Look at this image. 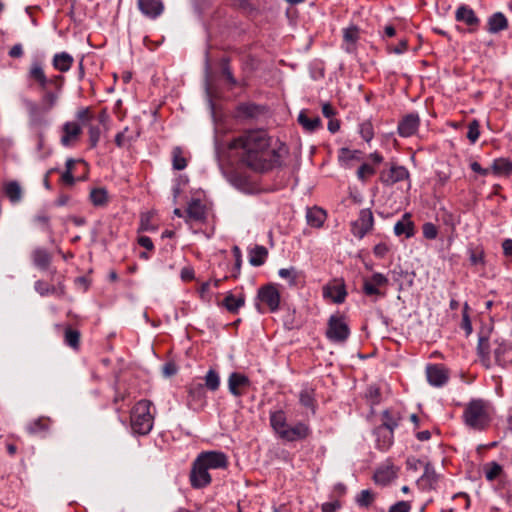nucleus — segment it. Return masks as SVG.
Here are the masks:
<instances>
[{
    "mask_svg": "<svg viewBox=\"0 0 512 512\" xmlns=\"http://www.w3.org/2000/svg\"><path fill=\"white\" fill-rule=\"evenodd\" d=\"M230 148L238 151L243 164L257 172H265L280 166L288 154V148L279 142L272 146L271 138L262 129L248 130L234 138Z\"/></svg>",
    "mask_w": 512,
    "mask_h": 512,
    "instance_id": "1",
    "label": "nucleus"
},
{
    "mask_svg": "<svg viewBox=\"0 0 512 512\" xmlns=\"http://www.w3.org/2000/svg\"><path fill=\"white\" fill-rule=\"evenodd\" d=\"M27 79L31 85L37 86L42 92L40 103L24 99L23 104L28 113L29 125L33 128H42L48 125L46 114L54 109L61 97L65 77L56 74L47 77L42 62L33 61L27 71Z\"/></svg>",
    "mask_w": 512,
    "mask_h": 512,
    "instance_id": "2",
    "label": "nucleus"
},
{
    "mask_svg": "<svg viewBox=\"0 0 512 512\" xmlns=\"http://www.w3.org/2000/svg\"><path fill=\"white\" fill-rule=\"evenodd\" d=\"M269 421L277 437L285 442L304 441L312 434V429L308 422L298 421L294 424H289L286 412L282 409L270 411Z\"/></svg>",
    "mask_w": 512,
    "mask_h": 512,
    "instance_id": "3",
    "label": "nucleus"
},
{
    "mask_svg": "<svg viewBox=\"0 0 512 512\" xmlns=\"http://www.w3.org/2000/svg\"><path fill=\"white\" fill-rule=\"evenodd\" d=\"M464 424L475 431L486 430L491 422L490 407L482 399H473L465 405L463 411Z\"/></svg>",
    "mask_w": 512,
    "mask_h": 512,
    "instance_id": "4",
    "label": "nucleus"
},
{
    "mask_svg": "<svg viewBox=\"0 0 512 512\" xmlns=\"http://www.w3.org/2000/svg\"><path fill=\"white\" fill-rule=\"evenodd\" d=\"M151 402L140 400L131 411L130 422L134 433L139 435L148 434L153 427V416L150 412Z\"/></svg>",
    "mask_w": 512,
    "mask_h": 512,
    "instance_id": "5",
    "label": "nucleus"
},
{
    "mask_svg": "<svg viewBox=\"0 0 512 512\" xmlns=\"http://www.w3.org/2000/svg\"><path fill=\"white\" fill-rule=\"evenodd\" d=\"M325 334L327 339L333 343H344L350 335L345 317L339 314L331 315L328 319Z\"/></svg>",
    "mask_w": 512,
    "mask_h": 512,
    "instance_id": "6",
    "label": "nucleus"
},
{
    "mask_svg": "<svg viewBox=\"0 0 512 512\" xmlns=\"http://www.w3.org/2000/svg\"><path fill=\"white\" fill-rule=\"evenodd\" d=\"M389 283L388 278L379 272H375L369 278L363 279L362 290L363 293L368 297H374V300L378 298H384L386 292L383 290Z\"/></svg>",
    "mask_w": 512,
    "mask_h": 512,
    "instance_id": "7",
    "label": "nucleus"
},
{
    "mask_svg": "<svg viewBox=\"0 0 512 512\" xmlns=\"http://www.w3.org/2000/svg\"><path fill=\"white\" fill-rule=\"evenodd\" d=\"M374 226V217L369 208L362 209L358 218L351 224V233L358 239H362Z\"/></svg>",
    "mask_w": 512,
    "mask_h": 512,
    "instance_id": "8",
    "label": "nucleus"
},
{
    "mask_svg": "<svg viewBox=\"0 0 512 512\" xmlns=\"http://www.w3.org/2000/svg\"><path fill=\"white\" fill-rule=\"evenodd\" d=\"M190 484L195 489H201L207 487L211 481L212 477L203 463L197 458L193 462L190 475H189Z\"/></svg>",
    "mask_w": 512,
    "mask_h": 512,
    "instance_id": "9",
    "label": "nucleus"
},
{
    "mask_svg": "<svg viewBox=\"0 0 512 512\" xmlns=\"http://www.w3.org/2000/svg\"><path fill=\"white\" fill-rule=\"evenodd\" d=\"M257 298L259 301L267 305L269 311L275 312L279 308L280 293L273 284L262 286L258 290Z\"/></svg>",
    "mask_w": 512,
    "mask_h": 512,
    "instance_id": "10",
    "label": "nucleus"
},
{
    "mask_svg": "<svg viewBox=\"0 0 512 512\" xmlns=\"http://www.w3.org/2000/svg\"><path fill=\"white\" fill-rule=\"evenodd\" d=\"M409 171L400 165H391L390 168L384 169L380 173V181L386 186H392L400 181L408 180Z\"/></svg>",
    "mask_w": 512,
    "mask_h": 512,
    "instance_id": "11",
    "label": "nucleus"
},
{
    "mask_svg": "<svg viewBox=\"0 0 512 512\" xmlns=\"http://www.w3.org/2000/svg\"><path fill=\"white\" fill-rule=\"evenodd\" d=\"M61 131L60 143L64 147H71L79 140L82 134V127L78 122L67 121L62 125Z\"/></svg>",
    "mask_w": 512,
    "mask_h": 512,
    "instance_id": "12",
    "label": "nucleus"
},
{
    "mask_svg": "<svg viewBox=\"0 0 512 512\" xmlns=\"http://www.w3.org/2000/svg\"><path fill=\"white\" fill-rule=\"evenodd\" d=\"M207 469H224L228 466L227 456L219 451L202 452L197 456Z\"/></svg>",
    "mask_w": 512,
    "mask_h": 512,
    "instance_id": "13",
    "label": "nucleus"
},
{
    "mask_svg": "<svg viewBox=\"0 0 512 512\" xmlns=\"http://www.w3.org/2000/svg\"><path fill=\"white\" fill-rule=\"evenodd\" d=\"M455 19L456 21L469 26L470 32H475L480 25V19L477 17L474 10L465 4H462L457 8L455 12Z\"/></svg>",
    "mask_w": 512,
    "mask_h": 512,
    "instance_id": "14",
    "label": "nucleus"
},
{
    "mask_svg": "<svg viewBox=\"0 0 512 512\" xmlns=\"http://www.w3.org/2000/svg\"><path fill=\"white\" fill-rule=\"evenodd\" d=\"M426 376L430 385L441 387L449 379L448 370L440 364H430L426 367Z\"/></svg>",
    "mask_w": 512,
    "mask_h": 512,
    "instance_id": "15",
    "label": "nucleus"
},
{
    "mask_svg": "<svg viewBox=\"0 0 512 512\" xmlns=\"http://www.w3.org/2000/svg\"><path fill=\"white\" fill-rule=\"evenodd\" d=\"M419 125L420 117L417 113L407 114L398 123V133L401 137H410L418 131Z\"/></svg>",
    "mask_w": 512,
    "mask_h": 512,
    "instance_id": "16",
    "label": "nucleus"
},
{
    "mask_svg": "<svg viewBox=\"0 0 512 512\" xmlns=\"http://www.w3.org/2000/svg\"><path fill=\"white\" fill-rule=\"evenodd\" d=\"M34 289L41 296L55 295L62 298L66 295V287L63 280H58L56 285H51L44 280H37L34 284Z\"/></svg>",
    "mask_w": 512,
    "mask_h": 512,
    "instance_id": "17",
    "label": "nucleus"
},
{
    "mask_svg": "<svg viewBox=\"0 0 512 512\" xmlns=\"http://www.w3.org/2000/svg\"><path fill=\"white\" fill-rule=\"evenodd\" d=\"M250 386V380L244 374L233 372L228 378V389L236 397L245 394V390Z\"/></svg>",
    "mask_w": 512,
    "mask_h": 512,
    "instance_id": "18",
    "label": "nucleus"
},
{
    "mask_svg": "<svg viewBox=\"0 0 512 512\" xmlns=\"http://www.w3.org/2000/svg\"><path fill=\"white\" fill-rule=\"evenodd\" d=\"M138 8L146 17L156 19L163 13L164 4L162 0H138Z\"/></svg>",
    "mask_w": 512,
    "mask_h": 512,
    "instance_id": "19",
    "label": "nucleus"
},
{
    "mask_svg": "<svg viewBox=\"0 0 512 512\" xmlns=\"http://www.w3.org/2000/svg\"><path fill=\"white\" fill-rule=\"evenodd\" d=\"M508 19L502 12H495L487 19L486 30L491 34H497L508 28Z\"/></svg>",
    "mask_w": 512,
    "mask_h": 512,
    "instance_id": "20",
    "label": "nucleus"
},
{
    "mask_svg": "<svg viewBox=\"0 0 512 512\" xmlns=\"http://www.w3.org/2000/svg\"><path fill=\"white\" fill-rule=\"evenodd\" d=\"M394 233L396 236L405 235L406 238H411L415 234V225L411 220V214L405 213L402 218L394 225Z\"/></svg>",
    "mask_w": 512,
    "mask_h": 512,
    "instance_id": "21",
    "label": "nucleus"
},
{
    "mask_svg": "<svg viewBox=\"0 0 512 512\" xmlns=\"http://www.w3.org/2000/svg\"><path fill=\"white\" fill-rule=\"evenodd\" d=\"M187 218L197 222L206 220V206L199 200L193 199L186 209Z\"/></svg>",
    "mask_w": 512,
    "mask_h": 512,
    "instance_id": "22",
    "label": "nucleus"
},
{
    "mask_svg": "<svg viewBox=\"0 0 512 512\" xmlns=\"http://www.w3.org/2000/svg\"><path fill=\"white\" fill-rule=\"evenodd\" d=\"M397 476V472L393 465H384L379 467L373 476L376 484L387 485Z\"/></svg>",
    "mask_w": 512,
    "mask_h": 512,
    "instance_id": "23",
    "label": "nucleus"
},
{
    "mask_svg": "<svg viewBox=\"0 0 512 512\" xmlns=\"http://www.w3.org/2000/svg\"><path fill=\"white\" fill-rule=\"evenodd\" d=\"M376 444L380 450H387L393 444L394 431L386 427H377L374 430Z\"/></svg>",
    "mask_w": 512,
    "mask_h": 512,
    "instance_id": "24",
    "label": "nucleus"
},
{
    "mask_svg": "<svg viewBox=\"0 0 512 512\" xmlns=\"http://www.w3.org/2000/svg\"><path fill=\"white\" fill-rule=\"evenodd\" d=\"M31 258L33 264L41 270H47L52 261L50 252L42 247L35 248L31 253Z\"/></svg>",
    "mask_w": 512,
    "mask_h": 512,
    "instance_id": "25",
    "label": "nucleus"
},
{
    "mask_svg": "<svg viewBox=\"0 0 512 512\" xmlns=\"http://www.w3.org/2000/svg\"><path fill=\"white\" fill-rule=\"evenodd\" d=\"M74 63V58L67 52L56 53L52 58V66L55 70L68 72Z\"/></svg>",
    "mask_w": 512,
    "mask_h": 512,
    "instance_id": "26",
    "label": "nucleus"
},
{
    "mask_svg": "<svg viewBox=\"0 0 512 512\" xmlns=\"http://www.w3.org/2000/svg\"><path fill=\"white\" fill-rule=\"evenodd\" d=\"M326 212L317 206L308 208L306 212V220L309 226L314 228L322 227L326 220Z\"/></svg>",
    "mask_w": 512,
    "mask_h": 512,
    "instance_id": "27",
    "label": "nucleus"
},
{
    "mask_svg": "<svg viewBox=\"0 0 512 512\" xmlns=\"http://www.w3.org/2000/svg\"><path fill=\"white\" fill-rule=\"evenodd\" d=\"M495 361L500 366H506L512 362V347L507 343H499L494 349Z\"/></svg>",
    "mask_w": 512,
    "mask_h": 512,
    "instance_id": "28",
    "label": "nucleus"
},
{
    "mask_svg": "<svg viewBox=\"0 0 512 512\" xmlns=\"http://www.w3.org/2000/svg\"><path fill=\"white\" fill-rule=\"evenodd\" d=\"M245 304V296L239 295L235 296L232 293H227L222 301V306L226 308V310L232 314H237L239 309L243 307Z\"/></svg>",
    "mask_w": 512,
    "mask_h": 512,
    "instance_id": "29",
    "label": "nucleus"
},
{
    "mask_svg": "<svg viewBox=\"0 0 512 512\" xmlns=\"http://www.w3.org/2000/svg\"><path fill=\"white\" fill-rule=\"evenodd\" d=\"M437 479L438 475L435 470L429 464H426L424 473L418 480V485L422 489L431 490L435 487Z\"/></svg>",
    "mask_w": 512,
    "mask_h": 512,
    "instance_id": "30",
    "label": "nucleus"
},
{
    "mask_svg": "<svg viewBox=\"0 0 512 512\" xmlns=\"http://www.w3.org/2000/svg\"><path fill=\"white\" fill-rule=\"evenodd\" d=\"M51 425L50 418L39 417L27 424L26 430L31 435L46 433Z\"/></svg>",
    "mask_w": 512,
    "mask_h": 512,
    "instance_id": "31",
    "label": "nucleus"
},
{
    "mask_svg": "<svg viewBox=\"0 0 512 512\" xmlns=\"http://www.w3.org/2000/svg\"><path fill=\"white\" fill-rule=\"evenodd\" d=\"M298 123L307 131L314 132L321 127V119L319 116L309 117L305 110L298 115Z\"/></svg>",
    "mask_w": 512,
    "mask_h": 512,
    "instance_id": "32",
    "label": "nucleus"
},
{
    "mask_svg": "<svg viewBox=\"0 0 512 512\" xmlns=\"http://www.w3.org/2000/svg\"><path fill=\"white\" fill-rule=\"evenodd\" d=\"M492 173L496 176L512 175V161L508 158H497L491 166Z\"/></svg>",
    "mask_w": 512,
    "mask_h": 512,
    "instance_id": "33",
    "label": "nucleus"
},
{
    "mask_svg": "<svg viewBox=\"0 0 512 512\" xmlns=\"http://www.w3.org/2000/svg\"><path fill=\"white\" fill-rule=\"evenodd\" d=\"M261 112L260 106L254 103L239 104L236 109V116L240 119H251L257 117Z\"/></svg>",
    "mask_w": 512,
    "mask_h": 512,
    "instance_id": "34",
    "label": "nucleus"
},
{
    "mask_svg": "<svg viewBox=\"0 0 512 512\" xmlns=\"http://www.w3.org/2000/svg\"><path fill=\"white\" fill-rule=\"evenodd\" d=\"M4 193L12 204L19 203L22 200L23 191L17 181H10L4 185Z\"/></svg>",
    "mask_w": 512,
    "mask_h": 512,
    "instance_id": "35",
    "label": "nucleus"
},
{
    "mask_svg": "<svg viewBox=\"0 0 512 512\" xmlns=\"http://www.w3.org/2000/svg\"><path fill=\"white\" fill-rule=\"evenodd\" d=\"M267 256V249L262 245H256L249 251V263L255 267L261 266L264 264Z\"/></svg>",
    "mask_w": 512,
    "mask_h": 512,
    "instance_id": "36",
    "label": "nucleus"
},
{
    "mask_svg": "<svg viewBox=\"0 0 512 512\" xmlns=\"http://www.w3.org/2000/svg\"><path fill=\"white\" fill-rule=\"evenodd\" d=\"M89 199L96 207H104L109 202L108 191L103 187L93 188L90 191Z\"/></svg>",
    "mask_w": 512,
    "mask_h": 512,
    "instance_id": "37",
    "label": "nucleus"
},
{
    "mask_svg": "<svg viewBox=\"0 0 512 512\" xmlns=\"http://www.w3.org/2000/svg\"><path fill=\"white\" fill-rule=\"evenodd\" d=\"M324 294L329 296L334 303L340 304L345 301L347 292L344 284L332 286L324 291Z\"/></svg>",
    "mask_w": 512,
    "mask_h": 512,
    "instance_id": "38",
    "label": "nucleus"
},
{
    "mask_svg": "<svg viewBox=\"0 0 512 512\" xmlns=\"http://www.w3.org/2000/svg\"><path fill=\"white\" fill-rule=\"evenodd\" d=\"M468 256L470 264L473 266L485 265V252L482 246H469L468 247Z\"/></svg>",
    "mask_w": 512,
    "mask_h": 512,
    "instance_id": "39",
    "label": "nucleus"
},
{
    "mask_svg": "<svg viewBox=\"0 0 512 512\" xmlns=\"http://www.w3.org/2000/svg\"><path fill=\"white\" fill-rule=\"evenodd\" d=\"M398 413H393L390 410H385L382 413V424L379 427H386L387 429L393 430L398 426L400 421Z\"/></svg>",
    "mask_w": 512,
    "mask_h": 512,
    "instance_id": "40",
    "label": "nucleus"
},
{
    "mask_svg": "<svg viewBox=\"0 0 512 512\" xmlns=\"http://www.w3.org/2000/svg\"><path fill=\"white\" fill-rule=\"evenodd\" d=\"M80 332L71 327H67L64 332V342L73 349H78L80 345Z\"/></svg>",
    "mask_w": 512,
    "mask_h": 512,
    "instance_id": "41",
    "label": "nucleus"
},
{
    "mask_svg": "<svg viewBox=\"0 0 512 512\" xmlns=\"http://www.w3.org/2000/svg\"><path fill=\"white\" fill-rule=\"evenodd\" d=\"M172 166L175 170H183L187 166V160L183 155L182 148L179 146L172 149Z\"/></svg>",
    "mask_w": 512,
    "mask_h": 512,
    "instance_id": "42",
    "label": "nucleus"
},
{
    "mask_svg": "<svg viewBox=\"0 0 512 512\" xmlns=\"http://www.w3.org/2000/svg\"><path fill=\"white\" fill-rule=\"evenodd\" d=\"M205 386L210 391H216L220 386L219 374L214 370L210 369L205 375Z\"/></svg>",
    "mask_w": 512,
    "mask_h": 512,
    "instance_id": "43",
    "label": "nucleus"
},
{
    "mask_svg": "<svg viewBox=\"0 0 512 512\" xmlns=\"http://www.w3.org/2000/svg\"><path fill=\"white\" fill-rule=\"evenodd\" d=\"M189 398L193 401L202 403L205 398V388L204 385L192 384L188 387Z\"/></svg>",
    "mask_w": 512,
    "mask_h": 512,
    "instance_id": "44",
    "label": "nucleus"
},
{
    "mask_svg": "<svg viewBox=\"0 0 512 512\" xmlns=\"http://www.w3.org/2000/svg\"><path fill=\"white\" fill-rule=\"evenodd\" d=\"M299 402L302 406L311 408L312 413H315V406H314V392L311 389H304L300 392L299 395Z\"/></svg>",
    "mask_w": 512,
    "mask_h": 512,
    "instance_id": "45",
    "label": "nucleus"
},
{
    "mask_svg": "<svg viewBox=\"0 0 512 512\" xmlns=\"http://www.w3.org/2000/svg\"><path fill=\"white\" fill-rule=\"evenodd\" d=\"M278 275L282 278V279H286L289 283L290 286H295L297 285V280H298V277H299V273L298 271L296 270V268L294 267H290V268H281L279 271H278Z\"/></svg>",
    "mask_w": 512,
    "mask_h": 512,
    "instance_id": "46",
    "label": "nucleus"
},
{
    "mask_svg": "<svg viewBox=\"0 0 512 512\" xmlns=\"http://www.w3.org/2000/svg\"><path fill=\"white\" fill-rule=\"evenodd\" d=\"M375 499V495L374 493L369 490V489H365V490H362L356 497V503L360 506V507H369L373 501Z\"/></svg>",
    "mask_w": 512,
    "mask_h": 512,
    "instance_id": "47",
    "label": "nucleus"
},
{
    "mask_svg": "<svg viewBox=\"0 0 512 512\" xmlns=\"http://www.w3.org/2000/svg\"><path fill=\"white\" fill-rule=\"evenodd\" d=\"M485 477L488 481L495 480L502 472V467L496 462L486 464L484 468Z\"/></svg>",
    "mask_w": 512,
    "mask_h": 512,
    "instance_id": "48",
    "label": "nucleus"
},
{
    "mask_svg": "<svg viewBox=\"0 0 512 512\" xmlns=\"http://www.w3.org/2000/svg\"><path fill=\"white\" fill-rule=\"evenodd\" d=\"M359 133L363 140L370 142L374 137L373 125L370 121H364L359 125Z\"/></svg>",
    "mask_w": 512,
    "mask_h": 512,
    "instance_id": "49",
    "label": "nucleus"
},
{
    "mask_svg": "<svg viewBox=\"0 0 512 512\" xmlns=\"http://www.w3.org/2000/svg\"><path fill=\"white\" fill-rule=\"evenodd\" d=\"M89 142L92 148H95L100 140L101 130L98 125H88Z\"/></svg>",
    "mask_w": 512,
    "mask_h": 512,
    "instance_id": "50",
    "label": "nucleus"
},
{
    "mask_svg": "<svg viewBox=\"0 0 512 512\" xmlns=\"http://www.w3.org/2000/svg\"><path fill=\"white\" fill-rule=\"evenodd\" d=\"M76 117L83 125L91 124V121L94 119V115L89 107L78 110Z\"/></svg>",
    "mask_w": 512,
    "mask_h": 512,
    "instance_id": "51",
    "label": "nucleus"
},
{
    "mask_svg": "<svg viewBox=\"0 0 512 512\" xmlns=\"http://www.w3.org/2000/svg\"><path fill=\"white\" fill-rule=\"evenodd\" d=\"M480 136L479 123L476 120H473L468 125L467 138L469 141L474 144Z\"/></svg>",
    "mask_w": 512,
    "mask_h": 512,
    "instance_id": "52",
    "label": "nucleus"
},
{
    "mask_svg": "<svg viewBox=\"0 0 512 512\" xmlns=\"http://www.w3.org/2000/svg\"><path fill=\"white\" fill-rule=\"evenodd\" d=\"M37 150L40 153V158L44 159L50 155L51 151L45 145V136L43 132L37 134Z\"/></svg>",
    "mask_w": 512,
    "mask_h": 512,
    "instance_id": "53",
    "label": "nucleus"
},
{
    "mask_svg": "<svg viewBox=\"0 0 512 512\" xmlns=\"http://www.w3.org/2000/svg\"><path fill=\"white\" fill-rule=\"evenodd\" d=\"M477 350L483 362L489 360V342L486 338H479Z\"/></svg>",
    "mask_w": 512,
    "mask_h": 512,
    "instance_id": "54",
    "label": "nucleus"
},
{
    "mask_svg": "<svg viewBox=\"0 0 512 512\" xmlns=\"http://www.w3.org/2000/svg\"><path fill=\"white\" fill-rule=\"evenodd\" d=\"M374 173H375V169L371 165L364 163L358 168L357 177L361 181H365L368 177L372 176Z\"/></svg>",
    "mask_w": 512,
    "mask_h": 512,
    "instance_id": "55",
    "label": "nucleus"
},
{
    "mask_svg": "<svg viewBox=\"0 0 512 512\" xmlns=\"http://www.w3.org/2000/svg\"><path fill=\"white\" fill-rule=\"evenodd\" d=\"M422 231H423V236L429 240L435 239L438 235L437 227L431 222L424 223L423 227H422Z\"/></svg>",
    "mask_w": 512,
    "mask_h": 512,
    "instance_id": "56",
    "label": "nucleus"
},
{
    "mask_svg": "<svg viewBox=\"0 0 512 512\" xmlns=\"http://www.w3.org/2000/svg\"><path fill=\"white\" fill-rule=\"evenodd\" d=\"M411 508V502L402 500L391 505L388 512H410Z\"/></svg>",
    "mask_w": 512,
    "mask_h": 512,
    "instance_id": "57",
    "label": "nucleus"
},
{
    "mask_svg": "<svg viewBox=\"0 0 512 512\" xmlns=\"http://www.w3.org/2000/svg\"><path fill=\"white\" fill-rule=\"evenodd\" d=\"M232 253L235 258V273L233 274V277L236 278L240 274V269L242 265V254L240 248L236 245L233 246Z\"/></svg>",
    "mask_w": 512,
    "mask_h": 512,
    "instance_id": "58",
    "label": "nucleus"
},
{
    "mask_svg": "<svg viewBox=\"0 0 512 512\" xmlns=\"http://www.w3.org/2000/svg\"><path fill=\"white\" fill-rule=\"evenodd\" d=\"M344 40L350 43H355L359 38V30L357 27L352 26L344 30Z\"/></svg>",
    "mask_w": 512,
    "mask_h": 512,
    "instance_id": "59",
    "label": "nucleus"
},
{
    "mask_svg": "<svg viewBox=\"0 0 512 512\" xmlns=\"http://www.w3.org/2000/svg\"><path fill=\"white\" fill-rule=\"evenodd\" d=\"M34 221L40 224L46 231L52 232L50 217L46 213H39L34 217Z\"/></svg>",
    "mask_w": 512,
    "mask_h": 512,
    "instance_id": "60",
    "label": "nucleus"
},
{
    "mask_svg": "<svg viewBox=\"0 0 512 512\" xmlns=\"http://www.w3.org/2000/svg\"><path fill=\"white\" fill-rule=\"evenodd\" d=\"M469 306L467 303L464 304V310L462 315L461 327L466 331V334H470L472 332V325L467 313Z\"/></svg>",
    "mask_w": 512,
    "mask_h": 512,
    "instance_id": "61",
    "label": "nucleus"
},
{
    "mask_svg": "<svg viewBox=\"0 0 512 512\" xmlns=\"http://www.w3.org/2000/svg\"><path fill=\"white\" fill-rule=\"evenodd\" d=\"M389 251L385 243H379L373 248V253L376 257L383 258Z\"/></svg>",
    "mask_w": 512,
    "mask_h": 512,
    "instance_id": "62",
    "label": "nucleus"
},
{
    "mask_svg": "<svg viewBox=\"0 0 512 512\" xmlns=\"http://www.w3.org/2000/svg\"><path fill=\"white\" fill-rule=\"evenodd\" d=\"M340 506L339 501L325 502L322 504L321 510L322 512H335Z\"/></svg>",
    "mask_w": 512,
    "mask_h": 512,
    "instance_id": "63",
    "label": "nucleus"
},
{
    "mask_svg": "<svg viewBox=\"0 0 512 512\" xmlns=\"http://www.w3.org/2000/svg\"><path fill=\"white\" fill-rule=\"evenodd\" d=\"M503 254L512 262V239H505L502 242Z\"/></svg>",
    "mask_w": 512,
    "mask_h": 512,
    "instance_id": "64",
    "label": "nucleus"
}]
</instances>
